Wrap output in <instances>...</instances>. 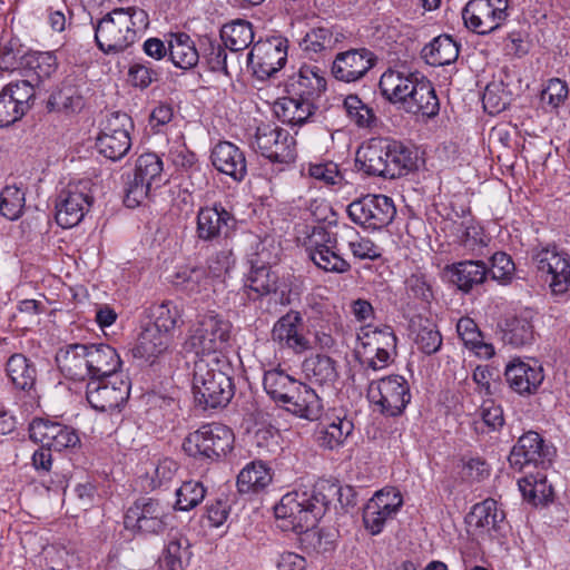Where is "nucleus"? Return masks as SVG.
I'll list each match as a JSON object with an SVG mask.
<instances>
[{"instance_id":"49530a36","label":"nucleus","mask_w":570,"mask_h":570,"mask_svg":"<svg viewBox=\"0 0 570 570\" xmlns=\"http://www.w3.org/2000/svg\"><path fill=\"white\" fill-rule=\"evenodd\" d=\"M220 38L230 51L246 49L254 40L252 23L246 20H235L223 26Z\"/></svg>"},{"instance_id":"6ab92c4d","label":"nucleus","mask_w":570,"mask_h":570,"mask_svg":"<svg viewBox=\"0 0 570 570\" xmlns=\"http://www.w3.org/2000/svg\"><path fill=\"white\" fill-rule=\"evenodd\" d=\"M533 261L538 272L550 277L549 286L556 295L570 291V255L556 246L535 253Z\"/></svg>"},{"instance_id":"b1692460","label":"nucleus","mask_w":570,"mask_h":570,"mask_svg":"<svg viewBox=\"0 0 570 570\" xmlns=\"http://www.w3.org/2000/svg\"><path fill=\"white\" fill-rule=\"evenodd\" d=\"M302 315L296 311H289L274 324L272 341L282 350L302 354L312 348L311 341L302 333Z\"/></svg>"},{"instance_id":"aec40b11","label":"nucleus","mask_w":570,"mask_h":570,"mask_svg":"<svg viewBox=\"0 0 570 570\" xmlns=\"http://www.w3.org/2000/svg\"><path fill=\"white\" fill-rule=\"evenodd\" d=\"M308 257L325 272L343 274L351 269V265L335 252L337 239L325 228H314L308 240Z\"/></svg>"},{"instance_id":"c756f323","label":"nucleus","mask_w":570,"mask_h":570,"mask_svg":"<svg viewBox=\"0 0 570 570\" xmlns=\"http://www.w3.org/2000/svg\"><path fill=\"white\" fill-rule=\"evenodd\" d=\"M88 381L119 374L121 360L108 344H87Z\"/></svg>"},{"instance_id":"5701e85b","label":"nucleus","mask_w":570,"mask_h":570,"mask_svg":"<svg viewBox=\"0 0 570 570\" xmlns=\"http://www.w3.org/2000/svg\"><path fill=\"white\" fill-rule=\"evenodd\" d=\"M235 225V218L220 203L202 207L197 213L198 239L213 242L226 238Z\"/></svg>"},{"instance_id":"f257e3e1","label":"nucleus","mask_w":570,"mask_h":570,"mask_svg":"<svg viewBox=\"0 0 570 570\" xmlns=\"http://www.w3.org/2000/svg\"><path fill=\"white\" fill-rule=\"evenodd\" d=\"M382 96L401 105L409 114L432 118L439 114L440 101L431 81L419 72L387 69L380 78Z\"/></svg>"},{"instance_id":"052dcab7","label":"nucleus","mask_w":570,"mask_h":570,"mask_svg":"<svg viewBox=\"0 0 570 570\" xmlns=\"http://www.w3.org/2000/svg\"><path fill=\"white\" fill-rule=\"evenodd\" d=\"M24 193L17 186H6L0 195V214L10 219H18L24 208Z\"/></svg>"},{"instance_id":"9b49d317","label":"nucleus","mask_w":570,"mask_h":570,"mask_svg":"<svg viewBox=\"0 0 570 570\" xmlns=\"http://www.w3.org/2000/svg\"><path fill=\"white\" fill-rule=\"evenodd\" d=\"M509 0H470L462 10L468 29L488 35L499 29L509 17Z\"/></svg>"},{"instance_id":"39448f33","label":"nucleus","mask_w":570,"mask_h":570,"mask_svg":"<svg viewBox=\"0 0 570 570\" xmlns=\"http://www.w3.org/2000/svg\"><path fill=\"white\" fill-rule=\"evenodd\" d=\"M230 328V323L222 316L214 313L205 314L190 331L184 343V350L186 353H191L195 360L214 364L225 362L223 351L228 344Z\"/></svg>"},{"instance_id":"e433bc0d","label":"nucleus","mask_w":570,"mask_h":570,"mask_svg":"<svg viewBox=\"0 0 570 570\" xmlns=\"http://www.w3.org/2000/svg\"><path fill=\"white\" fill-rule=\"evenodd\" d=\"M85 105L81 86L76 78H66L61 86L48 99L49 111L77 112Z\"/></svg>"},{"instance_id":"f03ea898","label":"nucleus","mask_w":570,"mask_h":570,"mask_svg":"<svg viewBox=\"0 0 570 570\" xmlns=\"http://www.w3.org/2000/svg\"><path fill=\"white\" fill-rule=\"evenodd\" d=\"M355 163L358 169L368 176L394 179L413 170L416 157L400 141L372 138L357 149Z\"/></svg>"},{"instance_id":"393cba45","label":"nucleus","mask_w":570,"mask_h":570,"mask_svg":"<svg viewBox=\"0 0 570 570\" xmlns=\"http://www.w3.org/2000/svg\"><path fill=\"white\" fill-rule=\"evenodd\" d=\"M375 55L366 49H351L338 53L332 66L333 76L341 81L354 82L363 78L375 65Z\"/></svg>"},{"instance_id":"423d86ee","label":"nucleus","mask_w":570,"mask_h":570,"mask_svg":"<svg viewBox=\"0 0 570 570\" xmlns=\"http://www.w3.org/2000/svg\"><path fill=\"white\" fill-rule=\"evenodd\" d=\"M326 498L312 491H293L286 493L275 507V517L287 522L284 527L293 531H304L314 527L325 513Z\"/></svg>"},{"instance_id":"a18cd8bd","label":"nucleus","mask_w":570,"mask_h":570,"mask_svg":"<svg viewBox=\"0 0 570 570\" xmlns=\"http://www.w3.org/2000/svg\"><path fill=\"white\" fill-rule=\"evenodd\" d=\"M26 79L33 80L35 90L50 79L58 69L57 57L52 52H33L26 58Z\"/></svg>"},{"instance_id":"f8f14e48","label":"nucleus","mask_w":570,"mask_h":570,"mask_svg":"<svg viewBox=\"0 0 570 570\" xmlns=\"http://www.w3.org/2000/svg\"><path fill=\"white\" fill-rule=\"evenodd\" d=\"M347 212L354 223L373 230L387 226L396 214L390 197L371 194L352 202Z\"/></svg>"},{"instance_id":"72a5a7b5","label":"nucleus","mask_w":570,"mask_h":570,"mask_svg":"<svg viewBox=\"0 0 570 570\" xmlns=\"http://www.w3.org/2000/svg\"><path fill=\"white\" fill-rule=\"evenodd\" d=\"M504 513L498 508V502L493 499H485L476 503L466 515L468 525L476 534H489L498 532L504 521Z\"/></svg>"},{"instance_id":"9d476101","label":"nucleus","mask_w":570,"mask_h":570,"mask_svg":"<svg viewBox=\"0 0 570 570\" xmlns=\"http://www.w3.org/2000/svg\"><path fill=\"white\" fill-rule=\"evenodd\" d=\"M368 400L386 416L403 413L411 401L410 385L401 375H390L372 381L367 389Z\"/></svg>"},{"instance_id":"f704fd0d","label":"nucleus","mask_w":570,"mask_h":570,"mask_svg":"<svg viewBox=\"0 0 570 570\" xmlns=\"http://www.w3.org/2000/svg\"><path fill=\"white\" fill-rule=\"evenodd\" d=\"M171 343V334L148 325L140 333L132 354L136 358L153 363L169 350Z\"/></svg>"},{"instance_id":"774afa93","label":"nucleus","mask_w":570,"mask_h":570,"mask_svg":"<svg viewBox=\"0 0 570 570\" xmlns=\"http://www.w3.org/2000/svg\"><path fill=\"white\" fill-rule=\"evenodd\" d=\"M188 540L185 538H173L165 550V561L169 570H183V559L188 558Z\"/></svg>"},{"instance_id":"5fc2aeb1","label":"nucleus","mask_w":570,"mask_h":570,"mask_svg":"<svg viewBox=\"0 0 570 570\" xmlns=\"http://www.w3.org/2000/svg\"><path fill=\"white\" fill-rule=\"evenodd\" d=\"M164 164L155 153H145L136 160L134 175L149 185L158 187L161 181Z\"/></svg>"},{"instance_id":"4468645a","label":"nucleus","mask_w":570,"mask_h":570,"mask_svg":"<svg viewBox=\"0 0 570 570\" xmlns=\"http://www.w3.org/2000/svg\"><path fill=\"white\" fill-rule=\"evenodd\" d=\"M287 48V39L283 37L259 40L247 55L248 67L258 79H268L284 67Z\"/></svg>"},{"instance_id":"f3484780","label":"nucleus","mask_w":570,"mask_h":570,"mask_svg":"<svg viewBox=\"0 0 570 570\" xmlns=\"http://www.w3.org/2000/svg\"><path fill=\"white\" fill-rule=\"evenodd\" d=\"M130 118L126 114H112L105 122L97 138V149L106 158L117 161L124 158L131 147L128 127Z\"/></svg>"},{"instance_id":"a19ab883","label":"nucleus","mask_w":570,"mask_h":570,"mask_svg":"<svg viewBox=\"0 0 570 570\" xmlns=\"http://www.w3.org/2000/svg\"><path fill=\"white\" fill-rule=\"evenodd\" d=\"M6 372L12 384L19 390H31L36 383V366L23 354H12L7 361Z\"/></svg>"},{"instance_id":"cd10ccee","label":"nucleus","mask_w":570,"mask_h":570,"mask_svg":"<svg viewBox=\"0 0 570 570\" xmlns=\"http://www.w3.org/2000/svg\"><path fill=\"white\" fill-rule=\"evenodd\" d=\"M354 431L353 421L345 413L326 415L317 429L318 445L325 450L343 446Z\"/></svg>"},{"instance_id":"864d4df0","label":"nucleus","mask_w":570,"mask_h":570,"mask_svg":"<svg viewBox=\"0 0 570 570\" xmlns=\"http://www.w3.org/2000/svg\"><path fill=\"white\" fill-rule=\"evenodd\" d=\"M343 107L350 120L358 128H372L376 125L377 118L374 110L364 104L358 96H346Z\"/></svg>"},{"instance_id":"ddd939ff","label":"nucleus","mask_w":570,"mask_h":570,"mask_svg":"<svg viewBox=\"0 0 570 570\" xmlns=\"http://www.w3.org/2000/svg\"><path fill=\"white\" fill-rule=\"evenodd\" d=\"M36 100L31 79L11 81L0 91V127H9L32 108Z\"/></svg>"},{"instance_id":"37998d69","label":"nucleus","mask_w":570,"mask_h":570,"mask_svg":"<svg viewBox=\"0 0 570 570\" xmlns=\"http://www.w3.org/2000/svg\"><path fill=\"white\" fill-rule=\"evenodd\" d=\"M263 385L269 397L282 406L284 402L288 401V396L294 392L295 386H299V381L283 370L274 368L265 372Z\"/></svg>"},{"instance_id":"a211bd4d","label":"nucleus","mask_w":570,"mask_h":570,"mask_svg":"<svg viewBox=\"0 0 570 570\" xmlns=\"http://www.w3.org/2000/svg\"><path fill=\"white\" fill-rule=\"evenodd\" d=\"M403 504L401 493L394 488L377 491L363 510L365 529L376 535L383 531L385 523L392 520Z\"/></svg>"},{"instance_id":"c85d7f7f","label":"nucleus","mask_w":570,"mask_h":570,"mask_svg":"<svg viewBox=\"0 0 570 570\" xmlns=\"http://www.w3.org/2000/svg\"><path fill=\"white\" fill-rule=\"evenodd\" d=\"M60 373L71 381L88 379L87 344L72 343L61 346L56 353Z\"/></svg>"},{"instance_id":"6e6d98bb","label":"nucleus","mask_w":570,"mask_h":570,"mask_svg":"<svg viewBox=\"0 0 570 570\" xmlns=\"http://www.w3.org/2000/svg\"><path fill=\"white\" fill-rule=\"evenodd\" d=\"M206 489L199 481H186L176 490L175 510L189 511L205 498Z\"/></svg>"},{"instance_id":"58836bf2","label":"nucleus","mask_w":570,"mask_h":570,"mask_svg":"<svg viewBox=\"0 0 570 570\" xmlns=\"http://www.w3.org/2000/svg\"><path fill=\"white\" fill-rule=\"evenodd\" d=\"M168 51L173 63L180 69H191L199 61L196 45L190 36L185 32L170 35Z\"/></svg>"},{"instance_id":"20e7f679","label":"nucleus","mask_w":570,"mask_h":570,"mask_svg":"<svg viewBox=\"0 0 570 570\" xmlns=\"http://www.w3.org/2000/svg\"><path fill=\"white\" fill-rule=\"evenodd\" d=\"M217 363L195 360L193 393L195 402L204 410L226 406L234 396L229 364L226 361Z\"/></svg>"},{"instance_id":"1a4fd4ad","label":"nucleus","mask_w":570,"mask_h":570,"mask_svg":"<svg viewBox=\"0 0 570 570\" xmlns=\"http://www.w3.org/2000/svg\"><path fill=\"white\" fill-rule=\"evenodd\" d=\"M94 196L89 181L70 183L57 196L56 222L62 228H72L79 225L90 210Z\"/></svg>"},{"instance_id":"a878e982","label":"nucleus","mask_w":570,"mask_h":570,"mask_svg":"<svg viewBox=\"0 0 570 570\" xmlns=\"http://www.w3.org/2000/svg\"><path fill=\"white\" fill-rule=\"evenodd\" d=\"M213 166L222 174L242 181L247 175V163L244 151L230 141H219L210 154Z\"/></svg>"},{"instance_id":"4be33fe9","label":"nucleus","mask_w":570,"mask_h":570,"mask_svg":"<svg viewBox=\"0 0 570 570\" xmlns=\"http://www.w3.org/2000/svg\"><path fill=\"white\" fill-rule=\"evenodd\" d=\"M168 517L167 507L153 498H140L130 507L125 515L127 528H136L148 534L161 532Z\"/></svg>"},{"instance_id":"4c0bfd02","label":"nucleus","mask_w":570,"mask_h":570,"mask_svg":"<svg viewBox=\"0 0 570 570\" xmlns=\"http://www.w3.org/2000/svg\"><path fill=\"white\" fill-rule=\"evenodd\" d=\"M274 112L282 122L299 126L314 114V105L308 99L293 95L278 99L274 105Z\"/></svg>"},{"instance_id":"0e129e2a","label":"nucleus","mask_w":570,"mask_h":570,"mask_svg":"<svg viewBox=\"0 0 570 570\" xmlns=\"http://www.w3.org/2000/svg\"><path fill=\"white\" fill-rule=\"evenodd\" d=\"M159 72L148 62H134L128 69V81L139 89L148 88L153 82L158 81Z\"/></svg>"},{"instance_id":"0eeeda50","label":"nucleus","mask_w":570,"mask_h":570,"mask_svg":"<svg viewBox=\"0 0 570 570\" xmlns=\"http://www.w3.org/2000/svg\"><path fill=\"white\" fill-rule=\"evenodd\" d=\"M396 347V336L390 326H362L357 332L356 358L367 371L376 372L389 366Z\"/></svg>"},{"instance_id":"473e14b6","label":"nucleus","mask_w":570,"mask_h":570,"mask_svg":"<svg viewBox=\"0 0 570 570\" xmlns=\"http://www.w3.org/2000/svg\"><path fill=\"white\" fill-rule=\"evenodd\" d=\"M289 413L308 421L318 420L323 412V403L317 393L299 382V386H295L294 392L288 396V401L282 405Z\"/></svg>"},{"instance_id":"680f3d73","label":"nucleus","mask_w":570,"mask_h":570,"mask_svg":"<svg viewBox=\"0 0 570 570\" xmlns=\"http://www.w3.org/2000/svg\"><path fill=\"white\" fill-rule=\"evenodd\" d=\"M344 236L348 242V247L358 259H376L381 256V250L371 239L358 237L356 230L353 227H344Z\"/></svg>"},{"instance_id":"7ed1b4c3","label":"nucleus","mask_w":570,"mask_h":570,"mask_svg":"<svg viewBox=\"0 0 570 570\" xmlns=\"http://www.w3.org/2000/svg\"><path fill=\"white\" fill-rule=\"evenodd\" d=\"M148 24L149 17L144 9L115 8L96 23L95 40L104 53H119L134 45Z\"/></svg>"},{"instance_id":"79ce46f5","label":"nucleus","mask_w":570,"mask_h":570,"mask_svg":"<svg viewBox=\"0 0 570 570\" xmlns=\"http://www.w3.org/2000/svg\"><path fill=\"white\" fill-rule=\"evenodd\" d=\"M271 482V469L262 461L246 464L237 476V488L242 493L258 492Z\"/></svg>"},{"instance_id":"c9c22d12","label":"nucleus","mask_w":570,"mask_h":570,"mask_svg":"<svg viewBox=\"0 0 570 570\" xmlns=\"http://www.w3.org/2000/svg\"><path fill=\"white\" fill-rule=\"evenodd\" d=\"M449 279L462 292H470L482 284L488 276V267L482 261H463L446 266Z\"/></svg>"},{"instance_id":"2eb2a0df","label":"nucleus","mask_w":570,"mask_h":570,"mask_svg":"<svg viewBox=\"0 0 570 570\" xmlns=\"http://www.w3.org/2000/svg\"><path fill=\"white\" fill-rule=\"evenodd\" d=\"M129 394L130 383L121 373L90 380L87 383V401L95 410L100 412L118 409L128 400Z\"/></svg>"},{"instance_id":"412c9836","label":"nucleus","mask_w":570,"mask_h":570,"mask_svg":"<svg viewBox=\"0 0 570 570\" xmlns=\"http://www.w3.org/2000/svg\"><path fill=\"white\" fill-rule=\"evenodd\" d=\"M553 454L552 448L546 444L539 433L529 431L521 435L512 448L509 462L518 471L531 464L546 469L551 463Z\"/></svg>"},{"instance_id":"de8ad7c7","label":"nucleus","mask_w":570,"mask_h":570,"mask_svg":"<svg viewBox=\"0 0 570 570\" xmlns=\"http://www.w3.org/2000/svg\"><path fill=\"white\" fill-rule=\"evenodd\" d=\"M523 498L533 505L547 503L553 494L552 487L547 482L542 472L529 474L518 481Z\"/></svg>"},{"instance_id":"ea45409f","label":"nucleus","mask_w":570,"mask_h":570,"mask_svg":"<svg viewBox=\"0 0 570 570\" xmlns=\"http://www.w3.org/2000/svg\"><path fill=\"white\" fill-rule=\"evenodd\" d=\"M421 53L426 63L431 66H445L458 59L459 46L450 36L443 35L425 45Z\"/></svg>"},{"instance_id":"bf43d9fd","label":"nucleus","mask_w":570,"mask_h":570,"mask_svg":"<svg viewBox=\"0 0 570 570\" xmlns=\"http://www.w3.org/2000/svg\"><path fill=\"white\" fill-rule=\"evenodd\" d=\"M414 341L417 348L426 355L435 354L442 346V335L436 325L429 320L420 322Z\"/></svg>"},{"instance_id":"dca6fc26","label":"nucleus","mask_w":570,"mask_h":570,"mask_svg":"<svg viewBox=\"0 0 570 570\" xmlns=\"http://www.w3.org/2000/svg\"><path fill=\"white\" fill-rule=\"evenodd\" d=\"M253 147L273 163L289 164L296 157L293 136L287 130L269 124L257 127Z\"/></svg>"},{"instance_id":"e2e57ef3","label":"nucleus","mask_w":570,"mask_h":570,"mask_svg":"<svg viewBox=\"0 0 570 570\" xmlns=\"http://www.w3.org/2000/svg\"><path fill=\"white\" fill-rule=\"evenodd\" d=\"M569 89L566 81L552 78L541 92V102L551 110L558 109L568 98Z\"/></svg>"},{"instance_id":"bb28decb","label":"nucleus","mask_w":570,"mask_h":570,"mask_svg":"<svg viewBox=\"0 0 570 570\" xmlns=\"http://www.w3.org/2000/svg\"><path fill=\"white\" fill-rule=\"evenodd\" d=\"M505 379L510 387L520 395L537 392L542 384L544 375L540 365L522 361H513L505 368Z\"/></svg>"},{"instance_id":"3c124183","label":"nucleus","mask_w":570,"mask_h":570,"mask_svg":"<svg viewBox=\"0 0 570 570\" xmlns=\"http://www.w3.org/2000/svg\"><path fill=\"white\" fill-rule=\"evenodd\" d=\"M503 338L509 344L520 347L530 344L533 340V325L528 316H513L505 321Z\"/></svg>"},{"instance_id":"4d7b16f0","label":"nucleus","mask_w":570,"mask_h":570,"mask_svg":"<svg viewBox=\"0 0 570 570\" xmlns=\"http://www.w3.org/2000/svg\"><path fill=\"white\" fill-rule=\"evenodd\" d=\"M301 541L308 552L315 554L325 556L332 553L336 548L335 534L324 530L304 529Z\"/></svg>"},{"instance_id":"69168bd1","label":"nucleus","mask_w":570,"mask_h":570,"mask_svg":"<svg viewBox=\"0 0 570 570\" xmlns=\"http://www.w3.org/2000/svg\"><path fill=\"white\" fill-rule=\"evenodd\" d=\"M60 423L51 422L46 419H35L29 426V436L36 443H40L43 448H49L58 433Z\"/></svg>"},{"instance_id":"13d9d810","label":"nucleus","mask_w":570,"mask_h":570,"mask_svg":"<svg viewBox=\"0 0 570 570\" xmlns=\"http://www.w3.org/2000/svg\"><path fill=\"white\" fill-rule=\"evenodd\" d=\"M153 317L149 326L171 334L181 317V309L174 302L165 301L153 307Z\"/></svg>"},{"instance_id":"8fccbe9b","label":"nucleus","mask_w":570,"mask_h":570,"mask_svg":"<svg viewBox=\"0 0 570 570\" xmlns=\"http://www.w3.org/2000/svg\"><path fill=\"white\" fill-rule=\"evenodd\" d=\"M341 33L334 32L332 28L317 27L311 29L301 42V47L308 53H321L332 50L340 41Z\"/></svg>"},{"instance_id":"09e8293b","label":"nucleus","mask_w":570,"mask_h":570,"mask_svg":"<svg viewBox=\"0 0 570 570\" xmlns=\"http://www.w3.org/2000/svg\"><path fill=\"white\" fill-rule=\"evenodd\" d=\"M245 288L249 291L248 297L252 299L267 295L277 289V276L269 266L262 265L255 267L247 277Z\"/></svg>"},{"instance_id":"338daca9","label":"nucleus","mask_w":570,"mask_h":570,"mask_svg":"<svg viewBox=\"0 0 570 570\" xmlns=\"http://www.w3.org/2000/svg\"><path fill=\"white\" fill-rule=\"evenodd\" d=\"M490 465L480 456H464L462 459V479L469 482H482L490 476Z\"/></svg>"},{"instance_id":"603ef678","label":"nucleus","mask_w":570,"mask_h":570,"mask_svg":"<svg viewBox=\"0 0 570 570\" xmlns=\"http://www.w3.org/2000/svg\"><path fill=\"white\" fill-rule=\"evenodd\" d=\"M459 232L460 245L468 253L474 256L484 254V249L488 246L490 239L484 234V230L480 225L474 224L472 220L463 222Z\"/></svg>"},{"instance_id":"6e6552de","label":"nucleus","mask_w":570,"mask_h":570,"mask_svg":"<svg viewBox=\"0 0 570 570\" xmlns=\"http://www.w3.org/2000/svg\"><path fill=\"white\" fill-rule=\"evenodd\" d=\"M234 444L233 431L220 423H208L190 432L184 440V451L195 459L216 461L225 456Z\"/></svg>"},{"instance_id":"2f4dec72","label":"nucleus","mask_w":570,"mask_h":570,"mask_svg":"<svg viewBox=\"0 0 570 570\" xmlns=\"http://www.w3.org/2000/svg\"><path fill=\"white\" fill-rule=\"evenodd\" d=\"M287 91L294 96L312 101L326 88L322 70L316 66H303L286 81Z\"/></svg>"},{"instance_id":"7c9ffc66","label":"nucleus","mask_w":570,"mask_h":570,"mask_svg":"<svg viewBox=\"0 0 570 570\" xmlns=\"http://www.w3.org/2000/svg\"><path fill=\"white\" fill-rule=\"evenodd\" d=\"M174 286L188 296L208 297L213 291L214 281L202 266L185 265L177 268L173 276Z\"/></svg>"},{"instance_id":"c03bdc74","label":"nucleus","mask_w":570,"mask_h":570,"mask_svg":"<svg viewBox=\"0 0 570 570\" xmlns=\"http://www.w3.org/2000/svg\"><path fill=\"white\" fill-rule=\"evenodd\" d=\"M305 376L318 385H332L338 377L336 362L327 355H315L304 361Z\"/></svg>"}]
</instances>
